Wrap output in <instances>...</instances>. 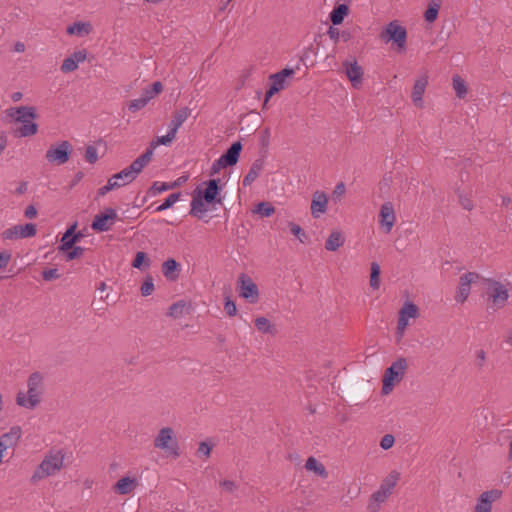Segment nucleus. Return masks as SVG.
Listing matches in <instances>:
<instances>
[{
	"mask_svg": "<svg viewBox=\"0 0 512 512\" xmlns=\"http://www.w3.org/2000/svg\"><path fill=\"white\" fill-rule=\"evenodd\" d=\"M204 198L202 197V191L199 189H196L193 194V198L191 201V210L190 214L192 216L200 217L201 214L205 213L207 211L205 205H204Z\"/></svg>",
	"mask_w": 512,
	"mask_h": 512,
	"instance_id": "27",
	"label": "nucleus"
},
{
	"mask_svg": "<svg viewBox=\"0 0 512 512\" xmlns=\"http://www.w3.org/2000/svg\"><path fill=\"white\" fill-rule=\"evenodd\" d=\"M24 215L28 219H33L37 215V210L33 205H29L26 207Z\"/></svg>",
	"mask_w": 512,
	"mask_h": 512,
	"instance_id": "62",
	"label": "nucleus"
},
{
	"mask_svg": "<svg viewBox=\"0 0 512 512\" xmlns=\"http://www.w3.org/2000/svg\"><path fill=\"white\" fill-rule=\"evenodd\" d=\"M11 260V253L9 251L0 252V268H5Z\"/></svg>",
	"mask_w": 512,
	"mask_h": 512,
	"instance_id": "58",
	"label": "nucleus"
},
{
	"mask_svg": "<svg viewBox=\"0 0 512 512\" xmlns=\"http://www.w3.org/2000/svg\"><path fill=\"white\" fill-rule=\"evenodd\" d=\"M135 478L123 477L114 485V491L120 495L130 494L137 487Z\"/></svg>",
	"mask_w": 512,
	"mask_h": 512,
	"instance_id": "25",
	"label": "nucleus"
},
{
	"mask_svg": "<svg viewBox=\"0 0 512 512\" xmlns=\"http://www.w3.org/2000/svg\"><path fill=\"white\" fill-rule=\"evenodd\" d=\"M84 248L80 246H73L70 251L67 253V260H73L79 258L83 255Z\"/></svg>",
	"mask_w": 512,
	"mask_h": 512,
	"instance_id": "54",
	"label": "nucleus"
},
{
	"mask_svg": "<svg viewBox=\"0 0 512 512\" xmlns=\"http://www.w3.org/2000/svg\"><path fill=\"white\" fill-rule=\"evenodd\" d=\"M254 213L259 214L261 217H270L275 212L274 206L269 202H260L253 210Z\"/></svg>",
	"mask_w": 512,
	"mask_h": 512,
	"instance_id": "38",
	"label": "nucleus"
},
{
	"mask_svg": "<svg viewBox=\"0 0 512 512\" xmlns=\"http://www.w3.org/2000/svg\"><path fill=\"white\" fill-rule=\"evenodd\" d=\"M146 260V266H149V259L146 257V253L139 251L136 253V256L133 260L132 266L134 268L140 269L142 267L143 262Z\"/></svg>",
	"mask_w": 512,
	"mask_h": 512,
	"instance_id": "51",
	"label": "nucleus"
},
{
	"mask_svg": "<svg viewBox=\"0 0 512 512\" xmlns=\"http://www.w3.org/2000/svg\"><path fill=\"white\" fill-rule=\"evenodd\" d=\"M479 278L480 275L476 272H467L460 276L457 293L455 295L456 302L464 303L468 299L471 284L475 283Z\"/></svg>",
	"mask_w": 512,
	"mask_h": 512,
	"instance_id": "13",
	"label": "nucleus"
},
{
	"mask_svg": "<svg viewBox=\"0 0 512 512\" xmlns=\"http://www.w3.org/2000/svg\"><path fill=\"white\" fill-rule=\"evenodd\" d=\"M44 393V377L40 372H33L27 380V392L19 391L16 404L25 409L33 410L42 401Z\"/></svg>",
	"mask_w": 512,
	"mask_h": 512,
	"instance_id": "1",
	"label": "nucleus"
},
{
	"mask_svg": "<svg viewBox=\"0 0 512 512\" xmlns=\"http://www.w3.org/2000/svg\"><path fill=\"white\" fill-rule=\"evenodd\" d=\"M255 326L262 333L275 335L277 332L275 326L266 317H257L255 319Z\"/></svg>",
	"mask_w": 512,
	"mask_h": 512,
	"instance_id": "34",
	"label": "nucleus"
},
{
	"mask_svg": "<svg viewBox=\"0 0 512 512\" xmlns=\"http://www.w3.org/2000/svg\"><path fill=\"white\" fill-rule=\"evenodd\" d=\"M305 468L308 471H313L315 474H317L318 476H320L322 478L328 477V472H327L325 466L312 456L306 460Z\"/></svg>",
	"mask_w": 512,
	"mask_h": 512,
	"instance_id": "33",
	"label": "nucleus"
},
{
	"mask_svg": "<svg viewBox=\"0 0 512 512\" xmlns=\"http://www.w3.org/2000/svg\"><path fill=\"white\" fill-rule=\"evenodd\" d=\"M288 226L290 228V231L291 233L298 238V240L301 242V243H305L306 240H307V235L305 233V231L296 223L294 222H289L288 223Z\"/></svg>",
	"mask_w": 512,
	"mask_h": 512,
	"instance_id": "46",
	"label": "nucleus"
},
{
	"mask_svg": "<svg viewBox=\"0 0 512 512\" xmlns=\"http://www.w3.org/2000/svg\"><path fill=\"white\" fill-rule=\"evenodd\" d=\"M187 311L184 301H178L169 307L168 315L173 318H180Z\"/></svg>",
	"mask_w": 512,
	"mask_h": 512,
	"instance_id": "39",
	"label": "nucleus"
},
{
	"mask_svg": "<svg viewBox=\"0 0 512 512\" xmlns=\"http://www.w3.org/2000/svg\"><path fill=\"white\" fill-rule=\"evenodd\" d=\"M65 455L61 450L50 451L45 455L39 466L35 469L33 475L30 478L32 484H36L38 481L55 475L60 471L64 465Z\"/></svg>",
	"mask_w": 512,
	"mask_h": 512,
	"instance_id": "3",
	"label": "nucleus"
},
{
	"mask_svg": "<svg viewBox=\"0 0 512 512\" xmlns=\"http://www.w3.org/2000/svg\"><path fill=\"white\" fill-rule=\"evenodd\" d=\"M219 485L228 492H233L237 489V484L231 480L220 481Z\"/></svg>",
	"mask_w": 512,
	"mask_h": 512,
	"instance_id": "57",
	"label": "nucleus"
},
{
	"mask_svg": "<svg viewBox=\"0 0 512 512\" xmlns=\"http://www.w3.org/2000/svg\"><path fill=\"white\" fill-rule=\"evenodd\" d=\"M118 215L115 209L106 208L102 213L97 214L91 224V228L97 232L109 231L117 220Z\"/></svg>",
	"mask_w": 512,
	"mask_h": 512,
	"instance_id": "12",
	"label": "nucleus"
},
{
	"mask_svg": "<svg viewBox=\"0 0 512 512\" xmlns=\"http://www.w3.org/2000/svg\"><path fill=\"white\" fill-rule=\"evenodd\" d=\"M459 203L464 209L468 211L473 209L472 201L469 198L462 196L461 194H459Z\"/></svg>",
	"mask_w": 512,
	"mask_h": 512,
	"instance_id": "60",
	"label": "nucleus"
},
{
	"mask_svg": "<svg viewBox=\"0 0 512 512\" xmlns=\"http://www.w3.org/2000/svg\"><path fill=\"white\" fill-rule=\"evenodd\" d=\"M407 366V360L404 357H400L385 370L382 379L383 395L391 393L394 386L403 379Z\"/></svg>",
	"mask_w": 512,
	"mask_h": 512,
	"instance_id": "4",
	"label": "nucleus"
},
{
	"mask_svg": "<svg viewBox=\"0 0 512 512\" xmlns=\"http://www.w3.org/2000/svg\"><path fill=\"white\" fill-rule=\"evenodd\" d=\"M486 283L489 286L487 294L493 306L496 308L504 307L509 298L508 289L501 282L494 279H486Z\"/></svg>",
	"mask_w": 512,
	"mask_h": 512,
	"instance_id": "9",
	"label": "nucleus"
},
{
	"mask_svg": "<svg viewBox=\"0 0 512 512\" xmlns=\"http://www.w3.org/2000/svg\"><path fill=\"white\" fill-rule=\"evenodd\" d=\"M263 167H264L263 159H256L252 163L248 173L243 178V186L246 187V186L251 185L257 179V177L260 175Z\"/></svg>",
	"mask_w": 512,
	"mask_h": 512,
	"instance_id": "28",
	"label": "nucleus"
},
{
	"mask_svg": "<svg viewBox=\"0 0 512 512\" xmlns=\"http://www.w3.org/2000/svg\"><path fill=\"white\" fill-rule=\"evenodd\" d=\"M77 227V223L75 222L73 225H71L67 230L66 232L64 233V235L62 236L61 238V244L60 246L58 247V249L60 251H68L70 250L72 247H67L65 245V243H69V241L71 240L72 236H73V233L75 232V229Z\"/></svg>",
	"mask_w": 512,
	"mask_h": 512,
	"instance_id": "43",
	"label": "nucleus"
},
{
	"mask_svg": "<svg viewBox=\"0 0 512 512\" xmlns=\"http://www.w3.org/2000/svg\"><path fill=\"white\" fill-rule=\"evenodd\" d=\"M6 112L14 121L21 123V126L14 131L16 137H29L37 133L38 125L33 120L38 115L34 106L12 107Z\"/></svg>",
	"mask_w": 512,
	"mask_h": 512,
	"instance_id": "2",
	"label": "nucleus"
},
{
	"mask_svg": "<svg viewBox=\"0 0 512 512\" xmlns=\"http://www.w3.org/2000/svg\"><path fill=\"white\" fill-rule=\"evenodd\" d=\"M328 35L330 37V39L334 40V41H338L339 38H340V31L339 29L337 28H334V27H329L328 29Z\"/></svg>",
	"mask_w": 512,
	"mask_h": 512,
	"instance_id": "63",
	"label": "nucleus"
},
{
	"mask_svg": "<svg viewBox=\"0 0 512 512\" xmlns=\"http://www.w3.org/2000/svg\"><path fill=\"white\" fill-rule=\"evenodd\" d=\"M380 38L386 43L393 41L403 49L406 45L407 32L396 21H392L381 31Z\"/></svg>",
	"mask_w": 512,
	"mask_h": 512,
	"instance_id": "8",
	"label": "nucleus"
},
{
	"mask_svg": "<svg viewBox=\"0 0 512 512\" xmlns=\"http://www.w3.org/2000/svg\"><path fill=\"white\" fill-rule=\"evenodd\" d=\"M22 434L19 426L12 427L8 432L4 433L0 437V450L5 451L9 447H13L17 444Z\"/></svg>",
	"mask_w": 512,
	"mask_h": 512,
	"instance_id": "20",
	"label": "nucleus"
},
{
	"mask_svg": "<svg viewBox=\"0 0 512 512\" xmlns=\"http://www.w3.org/2000/svg\"><path fill=\"white\" fill-rule=\"evenodd\" d=\"M349 7L346 4H338L331 11L329 18L333 25H340L349 14Z\"/></svg>",
	"mask_w": 512,
	"mask_h": 512,
	"instance_id": "31",
	"label": "nucleus"
},
{
	"mask_svg": "<svg viewBox=\"0 0 512 512\" xmlns=\"http://www.w3.org/2000/svg\"><path fill=\"white\" fill-rule=\"evenodd\" d=\"M114 189H117V185H114V183H111V180H108L107 184L98 190V195L104 196L105 194H107L108 192H110Z\"/></svg>",
	"mask_w": 512,
	"mask_h": 512,
	"instance_id": "59",
	"label": "nucleus"
},
{
	"mask_svg": "<svg viewBox=\"0 0 512 512\" xmlns=\"http://www.w3.org/2000/svg\"><path fill=\"white\" fill-rule=\"evenodd\" d=\"M399 315L404 316L405 318H417L418 317V307L411 302H407L399 311Z\"/></svg>",
	"mask_w": 512,
	"mask_h": 512,
	"instance_id": "42",
	"label": "nucleus"
},
{
	"mask_svg": "<svg viewBox=\"0 0 512 512\" xmlns=\"http://www.w3.org/2000/svg\"><path fill=\"white\" fill-rule=\"evenodd\" d=\"M328 207V197L320 190L313 193L311 201V215L314 218H319L322 214L326 213Z\"/></svg>",
	"mask_w": 512,
	"mask_h": 512,
	"instance_id": "17",
	"label": "nucleus"
},
{
	"mask_svg": "<svg viewBox=\"0 0 512 512\" xmlns=\"http://www.w3.org/2000/svg\"><path fill=\"white\" fill-rule=\"evenodd\" d=\"M370 270V286L376 290L380 287V266L376 262H372Z\"/></svg>",
	"mask_w": 512,
	"mask_h": 512,
	"instance_id": "40",
	"label": "nucleus"
},
{
	"mask_svg": "<svg viewBox=\"0 0 512 512\" xmlns=\"http://www.w3.org/2000/svg\"><path fill=\"white\" fill-rule=\"evenodd\" d=\"M148 103H146V100L144 98H137L134 100H131L128 104V109L135 113L141 109H143Z\"/></svg>",
	"mask_w": 512,
	"mask_h": 512,
	"instance_id": "50",
	"label": "nucleus"
},
{
	"mask_svg": "<svg viewBox=\"0 0 512 512\" xmlns=\"http://www.w3.org/2000/svg\"><path fill=\"white\" fill-rule=\"evenodd\" d=\"M219 183L220 179H211L206 183L207 186L202 192V197L206 203L211 204L216 201L221 203V199H217V195L220 191Z\"/></svg>",
	"mask_w": 512,
	"mask_h": 512,
	"instance_id": "21",
	"label": "nucleus"
},
{
	"mask_svg": "<svg viewBox=\"0 0 512 512\" xmlns=\"http://www.w3.org/2000/svg\"><path fill=\"white\" fill-rule=\"evenodd\" d=\"M224 310L227 313V315L230 317L236 315V312H237L236 304L229 297L225 298Z\"/></svg>",
	"mask_w": 512,
	"mask_h": 512,
	"instance_id": "52",
	"label": "nucleus"
},
{
	"mask_svg": "<svg viewBox=\"0 0 512 512\" xmlns=\"http://www.w3.org/2000/svg\"><path fill=\"white\" fill-rule=\"evenodd\" d=\"M90 29H91V26L89 23L78 22V23H74L73 25H70L67 28V33L70 35L77 34V35L81 36L84 34H88Z\"/></svg>",
	"mask_w": 512,
	"mask_h": 512,
	"instance_id": "37",
	"label": "nucleus"
},
{
	"mask_svg": "<svg viewBox=\"0 0 512 512\" xmlns=\"http://www.w3.org/2000/svg\"><path fill=\"white\" fill-rule=\"evenodd\" d=\"M176 138V134L171 132L170 130L168 133L164 136L157 137L155 140H153L150 143V146L147 149H151L152 153L154 152V149L159 145H170L174 139Z\"/></svg>",
	"mask_w": 512,
	"mask_h": 512,
	"instance_id": "36",
	"label": "nucleus"
},
{
	"mask_svg": "<svg viewBox=\"0 0 512 512\" xmlns=\"http://www.w3.org/2000/svg\"><path fill=\"white\" fill-rule=\"evenodd\" d=\"M123 173H125V169L121 170L120 172L112 175L108 180H111V183H114V185H117V189L120 187H123L125 185L130 184L133 182L131 178H128V175L122 176Z\"/></svg>",
	"mask_w": 512,
	"mask_h": 512,
	"instance_id": "41",
	"label": "nucleus"
},
{
	"mask_svg": "<svg viewBox=\"0 0 512 512\" xmlns=\"http://www.w3.org/2000/svg\"><path fill=\"white\" fill-rule=\"evenodd\" d=\"M399 479L400 473L393 470L382 480L379 488L382 491L384 490L388 495H391Z\"/></svg>",
	"mask_w": 512,
	"mask_h": 512,
	"instance_id": "29",
	"label": "nucleus"
},
{
	"mask_svg": "<svg viewBox=\"0 0 512 512\" xmlns=\"http://www.w3.org/2000/svg\"><path fill=\"white\" fill-rule=\"evenodd\" d=\"M211 450H212V446L203 441V442H200L199 444V447H198V454H202L205 458H209L210 457V454H211Z\"/></svg>",
	"mask_w": 512,
	"mask_h": 512,
	"instance_id": "56",
	"label": "nucleus"
},
{
	"mask_svg": "<svg viewBox=\"0 0 512 512\" xmlns=\"http://www.w3.org/2000/svg\"><path fill=\"white\" fill-rule=\"evenodd\" d=\"M238 283L239 295L246 299L249 303H256L259 299V290L251 277L245 273H242L238 278Z\"/></svg>",
	"mask_w": 512,
	"mask_h": 512,
	"instance_id": "10",
	"label": "nucleus"
},
{
	"mask_svg": "<svg viewBox=\"0 0 512 512\" xmlns=\"http://www.w3.org/2000/svg\"><path fill=\"white\" fill-rule=\"evenodd\" d=\"M502 496V491L499 489H492L489 491L483 492L476 503L473 512H491L492 511V503Z\"/></svg>",
	"mask_w": 512,
	"mask_h": 512,
	"instance_id": "15",
	"label": "nucleus"
},
{
	"mask_svg": "<svg viewBox=\"0 0 512 512\" xmlns=\"http://www.w3.org/2000/svg\"><path fill=\"white\" fill-rule=\"evenodd\" d=\"M154 447L164 450L175 458L179 457V447L172 428H161L154 439Z\"/></svg>",
	"mask_w": 512,
	"mask_h": 512,
	"instance_id": "5",
	"label": "nucleus"
},
{
	"mask_svg": "<svg viewBox=\"0 0 512 512\" xmlns=\"http://www.w3.org/2000/svg\"><path fill=\"white\" fill-rule=\"evenodd\" d=\"M440 5L437 3L430 4L425 11L424 17L427 22H433L436 20Z\"/></svg>",
	"mask_w": 512,
	"mask_h": 512,
	"instance_id": "47",
	"label": "nucleus"
},
{
	"mask_svg": "<svg viewBox=\"0 0 512 512\" xmlns=\"http://www.w3.org/2000/svg\"><path fill=\"white\" fill-rule=\"evenodd\" d=\"M452 85L457 97L463 99L468 92L465 81L459 75H454Z\"/></svg>",
	"mask_w": 512,
	"mask_h": 512,
	"instance_id": "35",
	"label": "nucleus"
},
{
	"mask_svg": "<svg viewBox=\"0 0 512 512\" xmlns=\"http://www.w3.org/2000/svg\"><path fill=\"white\" fill-rule=\"evenodd\" d=\"M170 190L169 183L167 182H159L155 181L152 186L148 190V194L152 197L162 193L164 191Z\"/></svg>",
	"mask_w": 512,
	"mask_h": 512,
	"instance_id": "45",
	"label": "nucleus"
},
{
	"mask_svg": "<svg viewBox=\"0 0 512 512\" xmlns=\"http://www.w3.org/2000/svg\"><path fill=\"white\" fill-rule=\"evenodd\" d=\"M72 150V144L64 140L57 145L50 146L46 151L45 158L51 164L62 165L69 160Z\"/></svg>",
	"mask_w": 512,
	"mask_h": 512,
	"instance_id": "6",
	"label": "nucleus"
},
{
	"mask_svg": "<svg viewBox=\"0 0 512 512\" xmlns=\"http://www.w3.org/2000/svg\"><path fill=\"white\" fill-rule=\"evenodd\" d=\"M428 84V79L426 76H423L416 80L413 90H412V101L415 106L422 108L423 107V94Z\"/></svg>",
	"mask_w": 512,
	"mask_h": 512,
	"instance_id": "22",
	"label": "nucleus"
},
{
	"mask_svg": "<svg viewBox=\"0 0 512 512\" xmlns=\"http://www.w3.org/2000/svg\"><path fill=\"white\" fill-rule=\"evenodd\" d=\"M37 227L33 223H27L24 225H15L6 230L1 234L3 240H17L33 237L36 235Z\"/></svg>",
	"mask_w": 512,
	"mask_h": 512,
	"instance_id": "11",
	"label": "nucleus"
},
{
	"mask_svg": "<svg viewBox=\"0 0 512 512\" xmlns=\"http://www.w3.org/2000/svg\"><path fill=\"white\" fill-rule=\"evenodd\" d=\"M225 167H228V165L223 162L222 158L220 157L219 159H217L213 165H212V173L213 174H216L218 173L221 169L225 168Z\"/></svg>",
	"mask_w": 512,
	"mask_h": 512,
	"instance_id": "61",
	"label": "nucleus"
},
{
	"mask_svg": "<svg viewBox=\"0 0 512 512\" xmlns=\"http://www.w3.org/2000/svg\"><path fill=\"white\" fill-rule=\"evenodd\" d=\"M180 270L181 266L175 259L169 258L162 264V273L169 281L177 280Z\"/></svg>",
	"mask_w": 512,
	"mask_h": 512,
	"instance_id": "24",
	"label": "nucleus"
},
{
	"mask_svg": "<svg viewBox=\"0 0 512 512\" xmlns=\"http://www.w3.org/2000/svg\"><path fill=\"white\" fill-rule=\"evenodd\" d=\"M394 442H395L394 436L392 434H386L381 438L380 447L383 450H388L394 445Z\"/></svg>",
	"mask_w": 512,
	"mask_h": 512,
	"instance_id": "53",
	"label": "nucleus"
},
{
	"mask_svg": "<svg viewBox=\"0 0 512 512\" xmlns=\"http://www.w3.org/2000/svg\"><path fill=\"white\" fill-rule=\"evenodd\" d=\"M87 52L85 49L73 52L69 57L65 58L61 65L63 73L73 72L78 68L79 63L86 60Z\"/></svg>",
	"mask_w": 512,
	"mask_h": 512,
	"instance_id": "18",
	"label": "nucleus"
},
{
	"mask_svg": "<svg viewBox=\"0 0 512 512\" xmlns=\"http://www.w3.org/2000/svg\"><path fill=\"white\" fill-rule=\"evenodd\" d=\"M180 196H181L180 192H176V193L170 194L166 198V200L161 205H159L156 208V211L157 212H162V211H164L166 209H169L170 207H172L180 199Z\"/></svg>",
	"mask_w": 512,
	"mask_h": 512,
	"instance_id": "44",
	"label": "nucleus"
},
{
	"mask_svg": "<svg viewBox=\"0 0 512 512\" xmlns=\"http://www.w3.org/2000/svg\"><path fill=\"white\" fill-rule=\"evenodd\" d=\"M190 115L191 109L188 107H183L175 111L169 124V130L174 134H177L178 129L188 119Z\"/></svg>",
	"mask_w": 512,
	"mask_h": 512,
	"instance_id": "23",
	"label": "nucleus"
},
{
	"mask_svg": "<svg viewBox=\"0 0 512 512\" xmlns=\"http://www.w3.org/2000/svg\"><path fill=\"white\" fill-rule=\"evenodd\" d=\"M42 277L45 281H51L58 279L60 277L58 270L56 268L47 269L42 272Z\"/></svg>",
	"mask_w": 512,
	"mask_h": 512,
	"instance_id": "55",
	"label": "nucleus"
},
{
	"mask_svg": "<svg viewBox=\"0 0 512 512\" xmlns=\"http://www.w3.org/2000/svg\"><path fill=\"white\" fill-rule=\"evenodd\" d=\"M379 217L380 224L385 227V231L390 232L396 219L393 205L390 202L381 206Z\"/></svg>",
	"mask_w": 512,
	"mask_h": 512,
	"instance_id": "19",
	"label": "nucleus"
},
{
	"mask_svg": "<svg viewBox=\"0 0 512 512\" xmlns=\"http://www.w3.org/2000/svg\"><path fill=\"white\" fill-rule=\"evenodd\" d=\"M140 290H141V294L143 296H149L153 293L154 283H153L152 276H150V275L146 276Z\"/></svg>",
	"mask_w": 512,
	"mask_h": 512,
	"instance_id": "48",
	"label": "nucleus"
},
{
	"mask_svg": "<svg viewBox=\"0 0 512 512\" xmlns=\"http://www.w3.org/2000/svg\"><path fill=\"white\" fill-rule=\"evenodd\" d=\"M149 88L151 89L154 96H157L163 90L162 83L159 81L154 82Z\"/></svg>",
	"mask_w": 512,
	"mask_h": 512,
	"instance_id": "64",
	"label": "nucleus"
},
{
	"mask_svg": "<svg viewBox=\"0 0 512 512\" xmlns=\"http://www.w3.org/2000/svg\"><path fill=\"white\" fill-rule=\"evenodd\" d=\"M343 67L345 69L346 76L350 80L352 86L354 88H360L362 85L364 74L362 67L357 63L355 59L351 61H344Z\"/></svg>",
	"mask_w": 512,
	"mask_h": 512,
	"instance_id": "16",
	"label": "nucleus"
},
{
	"mask_svg": "<svg viewBox=\"0 0 512 512\" xmlns=\"http://www.w3.org/2000/svg\"><path fill=\"white\" fill-rule=\"evenodd\" d=\"M345 242L344 236L340 231H333L325 242V249L328 251H336Z\"/></svg>",
	"mask_w": 512,
	"mask_h": 512,
	"instance_id": "32",
	"label": "nucleus"
},
{
	"mask_svg": "<svg viewBox=\"0 0 512 512\" xmlns=\"http://www.w3.org/2000/svg\"><path fill=\"white\" fill-rule=\"evenodd\" d=\"M242 150V144L237 141L234 142L228 150L221 155L223 162H225L228 166H233L238 162L240 152Z\"/></svg>",
	"mask_w": 512,
	"mask_h": 512,
	"instance_id": "26",
	"label": "nucleus"
},
{
	"mask_svg": "<svg viewBox=\"0 0 512 512\" xmlns=\"http://www.w3.org/2000/svg\"><path fill=\"white\" fill-rule=\"evenodd\" d=\"M389 496L390 495H388L384 490L382 491L380 488L377 491H375L371 495L368 504V509L370 510V512H378L380 509V505L384 503Z\"/></svg>",
	"mask_w": 512,
	"mask_h": 512,
	"instance_id": "30",
	"label": "nucleus"
},
{
	"mask_svg": "<svg viewBox=\"0 0 512 512\" xmlns=\"http://www.w3.org/2000/svg\"><path fill=\"white\" fill-rule=\"evenodd\" d=\"M152 156L153 155L151 149H146V151L138 158H136L128 167L124 168L125 173H123L122 176H126L127 174L128 178H131L134 181L138 174H140L142 170L149 164Z\"/></svg>",
	"mask_w": 512,
	"mask_h": 512,
	"instance_id": "14",
	"label": "nucleus"
},
{
	"mask_svg": "<svg viewBox=\"0 0 512 512\" xmlns=\"http://www.w3.org/2000/svg\"><path fill=\"white\" fill-rule=\"evenodd\" d=\"M295 74L294 69L292 68H285L275 74L270 75L269 79L271 81L270 88L266 91L265 94V100H264V107L266 106L269 99L279 91L283 90L287 85V79L292 78Z\"/></svg>",
	"mask_w": 512,
	"mask_h": 512,
	"instance_id": "7",
	"label": "nucleus"
},
{
	"mask_svg": "<svg viewBox=\"0 0 512 512\" xmlns=\"http://www.w3.org/2000/svg\"><path fill=\"white\" fill-rule=\"evenodd\" d=\"M84 158L88 163L94 164L98 160V152L96 147L92 145L87 146Z\"/></svg>",
	"mask_w": 512,
	"mask_h": 512,
	"instance_id": "49",
	"label": "nucleus"
}]
</instances>
